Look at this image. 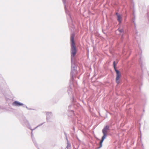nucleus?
Masks as SVG:
<instances>
[{
	"label": "nucleus",
	"mask_w": 149,
	"mask_h": 149,
	"mask_svg": "<svg viewBox=\"0 0 149 149\" xmlns=\"http://www.w3.org/2000/svg\"><path fill=\"white\" fill-rule=\"evenodd\" d=\"M109 130V126L108 125L106 126L102 130V132L103 134V136L102 138V139L100 141V147L99 148H100L102 146V143L104 139L106 138L108 131Z\"/></svg>",
	"instance_id": "1"
},
{
	"label": "nucleus",
	"mask_w": 149,
	"mask_h": 149,
	"mask_svg": "<svg viewBox=\"0 0 149 149\" xmlns=\"http://www.w3.org/2000/svg\"><path fill=\"white\" fill-rule=\"evenodd\" d=\"M70 40L71 41V56L74 57L76 54L77 51L75 46L74 36H71Z\"/></svg>",
	"instance_id": "2"
},
{
	"label": "nucleus",
	"mask_w": 149,
	"mask_h": 149,
	"mask_svg": "<svg viewBox=\"0 0 149 149\" xmlns=\"http://www.w3.org/2000/svg\"><path fill=\"white\" fill-rule=\"evenodd\" d=\"M115 71L116 73V82L118 84L120 83V79L121 77V74L120 71L117 70H116Z\"/></svg>",
	"instance_id": "3"
},
{
	"label": "nucleus",
	"mask_w": 149,
	"mask_h": 149,
	"mask_svg": "<svg viewBox=\"0 0 149 149\" xmlns=\"http://www.w3.org/2000/svg\"><path fill=\"white\" fill-rule=\"evenodd\" d=\"M116 15L117 17V20L120 23L121 22L122 19V16L120 15L118 13H116Z\"/></svg>",
	"instance_id": "4"
},
{
	"label": "nucleus",
	"mask_w": 149,
	"mask_h": 149,
	"mask_svg": "<svg viewBox=\"0 0 149 149\" xmlns=\"http://www.w3.org/2000/svg\"><path fill=\"white\" fill-rule=\"evenodd\" d=\"M13 105L15 106H22L23 105V104L22 103H19L18 102L15 101L13 103Z\"/></svg>",
	"instance_id": "5"
},
{
	"label": "nucleus",
	"mask_w": 149,
	"mask_h": 149,
	"mask_svg": "<svg viewBox=\"0 0 149 149\" xmlns=\"http://www.w3.org/2000/svg\"><path fill=\"white\" fill-rule=\"evenodd\" d=\"M113 67H114V69L115 70H117V69L116 68V65L115 64V61H114L113 62Z\"/></svg>",
	"instance_id": "6"
},
{
	"label": "nucleus",
	"mask_w": 149,
	"mask_h": 149,
	"mask_svg": "<svg viewBox=\"0 0 149 149\" xmlns=\"http://www.w3.org/2000/svg\"><path fill=\"white\" fill-rule=\"evenodd\" d=\"M119 31L120 32H123V30L122 29H121V30H119Z\"/></svg>",
	"instance_id": "7"
}]
</instances>
